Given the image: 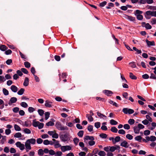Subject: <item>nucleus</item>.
<instances>
[{"instance_id":"c85d7f7f","label":"nucleus","mask_w":156,"mask_h":156,"mask_svg":"<svg viewBox=\"0 0 156 156\" xmlns=\"http://www.w3.org/2000/svg\"><path fill=\"white\" fill-rule=\"evenodd\" d=\"M20 105L24 108H26L28 107L27 104L25 102H23L20 103Z\"/></svg>"},{"instance_id":"680f3d73","label":"nucleus","mask_w":156,"mask_h":156,"mask_svg":"<svg viewBox=\"0 0 156 156\" xmlns=\"http://www.w3.org/2000/svg\"><path fill=\"white\" fill-rule=\"evenodd\" d=\"M100 136L102 138L105 139L107 138V135L106 134L102 133L100 135Z\"/></svg>"},{"instance_id":"f257e3e1","label":"nucleus","mask_w":156,"mask_h":156,"mask_svg":"<svg viewBox=\"0 0 156 156\" xmlns=\"http://www.w3.org/2000/svg\"><path fill=\"white\" fill-rule=\"evenodd\" d=\"M36 140L34 138H31L27 140L25 143V146L27 152L31 149L30 144H34L36 143Z\"/></svg>"},{"instance_id":"0e129e2a","label":"nucleus","mask_w":156,"mask_h":156,"mask_svg":"<svg viewBox=\"0 0 156 156\" xmlns=\"http://www.w3.org/2000/svg\"><path fill=\"white\" fill-rule=\"evenodd\" d=\"M101 126V123L100 122H98L95 123L94 126L97 128H99Z\"/></svg>"},{"instance_id":"ddd939ff","label":"nucleus","mask_w":156,"mask_h":156,"mask_svg":"<svg viewBox=\"0 0 156 156\" xmlns=\"http://www.w3.org/2000/svg\"><path fill=\"white\" fill-rule=\"evenodd\" d=\"M120 145L125 148H127L129 147V144L125 140L123 141L120 144Z\"/></svg>"},{"instance_id":"774afa93","label":"nucleus","mask_w":156,"mask_h":156,"mask_svg":"<svg viewBox=\"0 0 156 156\" xmlns=\"http://www.w3.org/2000/svg\"><path fill=\"white\" fill-rule=\"evenodd\" d=\"M135 140L136 141H140L142 139V137L140 136H138L135 138Z\"/></svg>"},{"instance_id":"8fccbe9b","label":"nucleus","mask_w":156,"mask_h":156,"mask_svg":"<svg viewBox=\"0 0 156 156\" xmlns=\"http://www.w3.org/2000/svg\"><path fill=\"white\" fill-rule=\"evenodd\" d=\"M24 132L27 134H30L31 133V131L28 128H25L23 130Z\"/></svg>"},{"instance_id":"2f4dec72","label":"nucleus","mask_w":156,"mask_h":156,"mask_svg":"<svg viewBox=\"0 0 156 156\" xmlns=\"http://www.w3.org/2000/svg\"><path fill=\"white\" fill-rule=\"evenodd\" d=\"M110 123L112 125H116L118 124V122L114 119H111L110 121Z\"/></svg>"},{"instance_id":"39448f33","label":"nucleus","mask_w":156,"mask_h":156,"mask_svg":"<svg viewBox=\"0 0 156 156\" xmlns=\"http://www.w3.org/2000/svg\"><path fill=\"white\" fill-rule=\"evenodd\" d=\"M16 146L20 148L21 151L25 149V146L24 144H22L20 142H17L15 144Z\"/></svg>"},{"instance_id":"49530a36","label":"nucleus","mask_w":156,"mask_h":156,"mask_svg":"<svg viewBox=\"0 0 156 156\" xmlns=\"http://www.w3.org/2000/svg\"><path fill=\"white\" fill-rule=\"evenodd\" d=\"M34 111H35V109H34V108L33 107H29L28 108V111L30 113L33 112Z\"/></svg>"},{"instance_id":"f8f14e48","label":"nucleus","mask_w":156,"mask_h":156,"mask_svg":"<svg viewBox=\"0 0 156 156\" xmlns=\"http://www.w3.org/2000/svg\"><path fill=\"white\" fill-rule=\"evenodd\" d=\"M146 41L148 47H150L151 46H154L155 45V42L154 41H150L147 40H146Z\"/></svg>"},{"instance_id":"bf43d9fd","label":"nucleus","mask_w":156,"mask_h":156,"mask_svg":"<svg viewBox=\"0 0 156 156\" xmlns=\"http://www.w3.org/2000/svg\"><path fill=\"white\" fill-rule=\"evenodd\" d=\"M6 80L3 76H0V83H2L5 81Z\"/></svg>"},{"instance_id":"2eb2a0df","label":"nucleus","mask_w":156,"mask_h":156,"mask_svg":"<svg viewBox=\"0 0 156 156\" xmlns=\"http://www.w3.org/2000/svg\"><path fill=\"white\" fill-rule=\"evenodd\" d=\"M94 140V137L93 136H85L84 140Z\"/></svg>"},{"instance_id":"a878e982","label":"nucleus","mask_w":156,"mask_h":156,"mask_svg":"<svg viewBox=\"0 0 156 156\" xmlns=\"http://www.w3.org/2000/svg\"><path fill=\"white\" fill-rule=\"evenodd\" d=\"M22 136V134L21 133L18 132L16 133L14 135V137L17 138H21Z\"/></svg>"},{"instance_id":"6ab92c4d","label":"nucleus","mask_w":156,"mask_h":156,"mask_svg":"<svg viewBox=\"0 0 156 156\" xmlns=\"http://www.w3.org/2000/svg\"><path fill=\"white\" fill-rule=\"evenodd\" d=\"M97 115L101 118L105 119L107 118V117L105 115L99 112H97Z\"/></svg>"},{"instance_id":"b1692460","label":"nucleus","mask_w":156,"mask_h":156,"mask_svg":"<svg viewBox=\"0 0 156 156\" xmlns=\"http://www.w3.org/2000/svg\"><path fill=\"white\" fill-rule=\"evenodd\" d=\"M54 146L55 148H58L60 147H61L62 146L59 144V141H56L55 143Z\"/></svg>"},{"instance_id":"f3484780","label":"nucleus","mask_w":156,"mask_h":156,"mask_svg":"<svg viewBox=\"0 0 156 156\" xmlns=\"http://www.w3.org/2000/svg\"><path fill=\"white\" fill-rule=\"evenodd\" d=\"M133 129L134 133L136 134H138L139 133L140 129L138 126H135L133 127Z\"/></svg>"},{"instance_id":"37998d69","label":"nucleus","mask_w":156,"mask_h":156,"mask_svg":"<svg viewBox=\"0 0 156 156\" xmlns=\"http://www.w3.org/2000/svg\"><path fill=\"white\" fill-rule=\"evenodd\" d=\"M44 115L45 119L47 120L49 117L50 113L48 112H45L44 113Z\"/></svg>"},{"instance_id":"9b49d317","label":"nucleus","mask_w":156,"mask_h":156,"mask_svg":"<svg viewBox=\"0 0 156 156\" xmlns=\"http://www.w3.org/2000/svg\"><path fill=\"white\" fill-rule=\"evenodd\" d=\"M120 147L119 146H117L115 147L114 146H110V151L111 152H114L116 150H119L120 149Z\"/></svg>"},{"instance_id":"864d4df0","label":"nucleus","mask_w":156,"mask_h":156,"mask_svg":"<svg viewBox=\"0 0 156 156\" xmlns=\"http://www.w3.org/2000/svg\"><path fill=\"white\" fill-rule=\"evenodd\" d=\"M54 124V123L51 121H49L47 122L46 124V125L47 126H53Z\"/></svg>"},{"instance_id":"4d7b16f0","label":"nucleus","mask_w":156,"mask_h":156,"mask_svg":"<svg viewBox=\"0 0 156 156\" xmlns=\"http://www.w3.org/2000/svg\"><path fill=\"white\" fill-rule=\"evenodd\" d=\"M109 103L110 104H112L113 105L115 106L116 107H118V105L117 104L116 102H114L112 101H109Z\"/></svg>"},{"instance_id":"69168bd1","label":"nucleus","mask_w":156,"mask_h":156,"mask_svg":"<svg viewBox=\"0 0 156 156\" xmlns=\"http://www.w3.org/2000/svg\"><path fill=\"white\" fill-rule=\"evenodd\" d=\"M62 153L60 151H58L55 153V156H61Z\"/></svg>"},{"instance_id":"f03ea898","label":"nucleus","mask_w":156,"mask_h":156,"mask_svg":"<svg viewBox=\"0 0 156 156\" xmlns=\"http://www.w3.org/2000/svg\"><path fill=\"white\" fill-rule=\"evenodd\" d=\"M55 126L56 128L59 130H65L68 129L67 126H62L61 123L59 121L56 122Z\"/></svg>"},{"instance_id":"4468645a","label":"nucleus","mask_w":156,"mask_h":156,"mask_svg":"<svg viewBox=\"0 0 156 156\" xmlns=\"http://www.w3.org/2000/svg\"><path fill=\"white\" fill-rule=\"evenodd\" d=\"M10 89L14 93L16 92L18 90L17 87L14 85H12Z\"/></svg>"},{"instance_id":"13d9d810","label":"nucleus","mask_w":156,"mask_h":156,"mask_svg":"<svg viewBox=\"0 0 156 156\" xmlns=\"http://www.w3.org/2000/svg\"><path fill=\"white\" fill-rule=\"evenodd\" d=\"M118 133L120 134L123 135L125 134L126 132L123 129H120L118 131Z\"/></svg>"},{"instance_id":"dca6fc26","label":"nucleus","mask_w":156,"mask_h":156,"mask_svg":"<svg viewBox=\"0 0 156 156\" xmlns=\"http://www.w3.org/2000/svg\"><path fill=\"white\" fill-rule=\"evenodd\" d=\"M29 79L27 77H26L23 83V85L24 86L27 87L29 84Z\"/></svg>"},{"instance_id":"f704fd0d","label":"nucleus","mask_w":156,"mask_h":156,"mask_svg":"<svg viewBox=\"0 0 156 156\" xmlns=\"http://www.w3.org/2000/svg\"><path fill=\"white\" fill-rule=\"evenodd\" d=\"M37 112H38L40 116H42L44 114V111L42 109H38Z\"/></svg>"},{"instance_id":"473e14b6","label":"nucleus","mask_w":156,"mask_h":156,"mask_svg":"<svg viewBox=\"0 0 156 156\" xmlns=\"http://www.w3.org/2000/svg\"><path fill=\"white\" fill-rule=\"evenodd\" d=\"M129 77L132 79L136 80L137 78L136 77L133 75V73H129Z\"/></svg>"},{"instance_id":"6e6d98bb","label":"nucleus","mask_w":156,"mask_h":156,"mask_svg":"<svg viewBox=\"0 0 156 156\" xmlns=\"http://www.w3.org/2000/svg\"><path fill=\"white\" fill-rule=\"evenodd\" d=\"M94 140H91L88 141V144L89 145L92 146L95 144V142Z\"/></svg>"},{"instance_id":"de8ad7c7","label":"nucleus","mask_w":156,"mask_h":156,"mask_svg":"<svg viewBox=\"0 0 156 156\" xmlns=\"http://www.w3.org/2000/svg\"><path fill=\"white\" fill-rule=\"evenodd\" d=\"M114 4L110 2V3H108V6H107L106 7V8L107 9H111L110 7H114Z\"/></svg>"},{"instance_id":"5701e85b","label":"nucleus","mask_w":156,"mask_h":156,"mask_svg":"<svg viewBox=\"0 0 156 156\" xmlns=\"http://www.w3.org/2000/svg\"><path fill=\"white\" fill-rule=\"evenodd\" d=\"M2 92L4 94L5 96H7L9 95V91L5 88H4L2 89Z\"/></svg>"},{"instance_id":"1a4fd4ad","label":"nucleus","mask_w":156,"mask_h":156,"mask_svg":"<svg viewBox=\"0 0 156 156\" xmlns=\"http://www.w3.org/2000/svg\"><path fill=\"white\" fill-rule=\"evenodd\" d=\"M52 102L47 100L45 101V106L47 107L51 108L52 106Z\"/></svg>"},{"instance_id":"e433bc0d","label":"nucleus","mask_w":156,"mask_h":156,"mask_svg":"<svg viewBox=\"0 0 156 156\" xmlns=\"http://www.w3.org/2000/svg\"><path fill=\"white\" fill-rule=\"evenodd\" d=\"M111 130L112 132L115 133H116L118 131V129L115 127H112Z\"/></svg>"},{"instance_id":"bb28decb","label":"nucleus","mask_w":156,"mask_h":156,"mask_svg":"<svg viewBox=\"0 0 156 156\" xmlns=\"http://www.w3.org/2000/svg\"><path fill=\"white\" fill-rule=\"evenodd\" d=\"M44 154L43 150L42 149H39L38 151V154L39 155H43Z\"/></svg>"},{"instance_id":"09e8293b","label":"nucleus","mask_w":156,"mask_h":156,"mask_svg":"<svg viewBox=\"0 0 156 156\" xmlns=\"http://www.w3.org/2000/svg\"><path fill=\"white\" fill-rule=\"evenodd\" d=\"M19 108L17 107H16L13 108L12 109V111L14 113H17L18 112H19Z\"/></svg>"},{"instance_id":"ea45409f","label":"nucleus","mask_w":156,"mask_h":156,"mask_svg":"<svg viewBox=\"0 0 156 156\" xmlns=\"http://www.w3.org/2000/svg\"><path fill=\"white\" fill-rule=\"evenodd\" d=\"M133 49L135 51H136L137 54H141L142 52L141 50H138L135 47H133Z\"/></svg>"},{"instance_id":"9d476101","label":"nucleus","mask_w":156,"mask_h":156,"mask_svg":"<svg viewBox=\"0 0 156 156\" xmlns=\"http://www.w3.org/2000/svg\"><path fill=\"white\" fill-rule=\"evenodd\" d=\"M147 15H151L152 16L156 17V11H147Z\"/></svg>"},{"instance_id":"e2e57ef3","label":"nucleus","mask_w":156,"mask_h":156,"mask_svg":"<svg viewBox=\"0 0 156 156\" xmlns=\"http://www.w3.org/2000/svg\"><path fill=\"white\" fill-rule=\"evenodd\" d=\"M75 144L76 145H77L79 141V140L77 138H75L73 140Z\"/></svg>"},{"instance_id":"412c9836","label":"nucleus","mask_w":156,"mask_h":156,"mask_svg":"<svg viewBox=\"0 0 156 156\" xmlns=\"http://www.w3.org/2000/svg\"><path fill=\"white\" fill-rule=\"evenodd\" d=\"M92 116V115H89L88 114H87L86 115V117L88 119V120L90 122H92L94 120Z\"/></svg>"},{"instance_id":"72a5a7b5","label":"nucleus","mask_w":156,"mask_h":156,"mask_svg":"<svg viewBox=\"0 0 156 156\" xmlns=\"http://www.w3.org/2000/svg\"><path fill=\"white\" fill-rule=\"evenodd\" d=\"M135 120L133 119H130L128 121V123L130 125H132L135 123Z\"/></svg>"},{"instance_id":"393cba45","label":"nucleus","mask_w":156,"mask_h":156,"mask_svg":"<svg viewBox=\"0 0 156 156\" xmlns=\"http://www.w3.org/2000/svg\"><path fill=\"white\" fill-rule=\"evenodd\" d=\"M24 89L23 88H21L17 92V94L19 95H22L24 91Z\"/></svg>"},{"instance_id":"79ce46f5","label":"nucleus","mask_w":156,"mask_h":156,"mask_svg":"<svg viewBox=\"0 0 156 156\" xmlns=\"http://www.w3.org/2000/svg\"><path fill=\"white\" fill-rule=\"evenodd\" d=\"M83 130H80L78 133L77 135L81 137L83 136Z\"/></svg>"},{"instance_id":"c9c22d12","label":"nucleus","mask_w":156,"mask_h":156,"mask_svg":"<svg viewBox=\"0 0 156 156\" xmlns=\"http://www.w3.org/2000/svg\"><path fill=\"white\" fill-rule=\"evenodd\" d=\"M31 126L30 123L29 121H25L24 122L23 126H26V127H28L30 126Z\"/></svg>"},{"instance_id":"603ef678","label":"nucleus","mask_w":156,"mask_h":156,"mask_svg":"<svg viewBox=\"0 0 156 156\" xmlns=\"http://www.w3.org/2000/svg\"><path fill=\"white\" fill-rule=\"evenodd\" d=\"M61 140L62 141L65 142L67 140L68 138H67L66 136L65 135L61 137Z\"/></svg>"},{"instance_id":"20e7f679","label":"nucleus","mask_w":156,"mask_h":156,"mask_svg":"<svg viewBox=\"0 0 156 156\" xmlns=\"http://www.w3.org/2000/svg\"><path fill=\"white\" fill-rule=\"evenodd\" d=\"M123 113L126 114H132L134 113V110L128 108H124L122 110Z\"/></svg>"},{"instance_id":"423d86ee","label":"nucleus","mask_w":156,"mask_h":156,"mask_svg":"<svg viewBox=\"0 0 156 156\" xmlns=\"http://www.w3.org/2000/svg\"><path fill=\"white\" fill-rule=\"evenodd\" d=\"M61 149L62 151L64 152L67 151H69L71 149V147L68 145L62 146L61 147Z\"/></svg>"},{"instance_id":"a19ab883","label":"nucleus","mask_w":156,"mask_h":156,"mask_svg":"<svg viewBox=\"0 0 156 156\" xmlns=\"http://www.w3.org/2000/svg\"><path fill=\"white\" fill-rule=\"evenodd\" d=\"M98 155L100 156H105L106 155V153L104 151H100L98 153Z\"/></svg>"},{"instance_id":"4be33fe9","label":"nucleus","mask_w":156,"mask_h":156,"mask_svg":"<svg viewBox=\"0 0 156 156\" xmlns=\"http://www.w3.org/2000/svg\"><path fill=\"white\" fill-rule=\"evenodd\" d=\"M2 139L1 140V143L3 144L5 142L6 140V137L5 136H2Z\"/></svg>"},{"instance_id":"6e6552de","label":"nucleus","mask_w":156,"mask_h":156,"mask_svg":"<svg viewBox=\"0 0 156 156\" xmlns=\"http://www.w3.org/2000/svg\"><path fill=\"white\" fill-rule=\"evenodd\" d=\"M142 27H145L147 30L150 29L152 28L151 26L149 23H146L144 22L142 23Z\"/></svg>"},{"instance_id":"7ed1b4c3","label":"nucleus","mask_w":156,"mask_h":156,"mask_svg":"<svg viewBox=\"0 0 156 156\" xmlns=\"http://www.w3.org/2000/svg\"><path fill=\"white\" fill-rule=\"evenodd\" d=\"M32 125L34 127H38V128L40 129L43 127L44 124L38 121H37L36 119H34L33 121Z\"/></svg>"},{"instance_id":"a211bd4d","label":"nucleus","mask_w":156,"mask_h":156,"mask_svg":"<svg viewBox=\"0 0 156 156\" xmlns=\"http://www.w3.org/2000/svg\"><path fill=\"white\" fill-rule=\"evenodd\" d=\"M126 18L131 21L134 22L135 20V18L131 16H126Z\"/></svg>"},{"instance_id":"3c124183","label":"nucleus","mask_w":156,"mask_h":156,"mask_svg":"<svg viewBox=\"0 0 156 156\" xmlns=\"http://www.w3.org/2000/svg\"><path fill=\"white\" fill-rule=\"evenodd\" d=\"M136 16V18L138 20H141L143 19V16L141 15H137Z\"/></svg>"},{"instance_id":"c03bdc74","label":"nucleus","mask_w":156,"mask_h":156,"mask_svg":"<svg viewBox=\"0 0 156 156\" xmlns=\"http://www.w3.org/2000/svg\"><path fill=\"white\" fill-rule=\"evenodd\" d=\"M126 137L129 140H131L133 139V136L130 134H127L126 136Z\"/></svg>"},{"instance_id":"5fc2aeb1","label":"nucleus","mask_w":156,"mask_h":156,"mask_svg":"<svg viewBox=\"0 0 156 156\" xmlns=\"http://www.w3.org/2000/svg\"><path fill=\"white\" fill-rule=\"evenodd\" d=\"M21 70L22 71V72L23 73L25 74H27L28 73V72L27 70L24 68H22L21 69Z\"/></svg>"},{"instance_id":"58836bf2","label":"nucleus","mask_w":156,"mask_h":156,"mask_svg":"<svg viewBox=\"0 0 156 156\" xmlns=\"http://www.w3.org/2000/svg\"><path fill=\"white\" fill-rule=\"evenodd\" d=\"M24 65L27 68H29L30 67V63L28 62H24Z\"/></svg>"},{"instance_id":"7c9ffc66","label":"nucleus","mask_w":156,"mask_h":156,"mask_svg":"<svg viewBox=\"0 0 156 156\" xmlns=\"http://www.w3.org/2000/svg\"><path fill=\"white\" fill-rule=\"evenodd\" d=\"M120 140V137L119 136H116L114 139V144H115L116 143L119 142Z\"/></svg>"},{"instance_id":"c756f323","label":"nucleus","mask_w":156,"mask_h":156,"mask_svg":"<svg viewBox=\"0 0 156 156\" xmlns=\"http://www.w3.org/2000/svg\"><path fill=\"white\" fill-rule=\"evenodd\" d=\"M14 128L16 131H20L21 130L20 127L17 124L14 125Z\"/></svg>"},{"instance_id":"338daca9","label":"nucleus","mask_w":156,"mask_h":156,"mask_svg":"<svg viewBox=\"0 0 156 156\" xmlns=\"http://www.w3.org/2000/svg\"><path fill=\"white\" fill-rule=\"evenodd\" d=\"M10 152L11 153H15L16 152V151L14 148L11 147L10 149Z\"/></svg>"},{"instance_id":"a18cd8bd","label":"nucleus","mask_w":156,"mask_h":156,"mask_svg":"<svg viewBox=\"0 0 156 156\" xmlns=\"http://www.w3.org/2000/svg\"><path fill=\"white\" fill-rule=\"evenodd\" d=\"M129 65H130V66L132 68H135L136 67L135 63L133 62H130L129 63Z\"/></svg>"},{"instance_id":"4c0bfd02","label":"nucleus","mask_w":156,"mask_h":156,"mask_svg":"<svg viewBox=\"0 0 156 156\" xmlns=\"http://www.w3.org/2000/svg\"><path fill=\"white\" fill-rule=\"evenodd\" d=\"M104 93L108 96H110L112 94V92L111 91L108 90H105L104 91Z\"/></svg>"},{"instance_id":"aec40b11","label":"nucleus","mask_w":156,"mask_h":156,"mask_svg":"<svg viewBox=\"0 0 156 156\" xmlns=\"http://www.w3.org/2000/svg\"><path fill=\"white\" fill-rule=\"evenodd\" d=\"M8 49V48L5 45H0V50L2 51H5Z\"/></svg>"},{"instance_id":"052dcab7","label":"nucleus","mask_w":156,"mask_h":156,"mask_svg":"<svg viewBox=\"0 0 156 156\" xmlns=\"http://www.w3.org/2000/svg\"><path fill=\"white\" fill-rule=\"evenodd\" d=\"M124 128L125 129L128 130L130 129V126L128 124H126L123 126Z\"/></svg>"},{"instance_id":"0eeeda50","label":"nucleus","mask_w":156,"mask_h":156,"mask_svg":"<svg viewBox=\"0 0 156 156\" xmlns=\"http://www.w3.org/2000/svg\"><path fill=\"white\" fill-rule=\"evenodd\" d=\"M17 98H16L14 97H12L9 100L8 104L9 105L11 106L12 105L13 103H16L17 101Z\"/></svg>"},{"instance_id":"cd10ccee","label":"nucleus","mask_w":156,"mask_h":156,"mask_svg":"<svg viewBox=\"0 0 156 156\" xmlns=\"http://www.w3.org/2000/svg\"><path fill=\"white\" fill-rule=\"evenodd\" d=\"M143 12L142 11L139 10H136L134 11V14L136 16L137 15H140L142 14Z\"/></svg>"}]
</instances>
